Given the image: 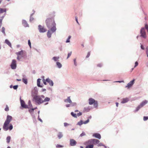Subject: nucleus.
<instances>
[{"label": "nucleus", "mask_w": 148, "mask_h": 148, "mask_svg": "<svg viewBox=\"0 0 148 148\" xmlns=\"http://www.w3.org/2000/svg\"><path fill=\"white\" fill-rule=\"evenodd\" d=\"M5 28L4 27H3L2 28V30L1 32H2L4 34H5Z\"/></svg>", "instance_id": "45"}, {"label": "nucleus", "mask_w": 148, "mask_h": 148, "mask_svg": "<svg viewBox=\"0 0 148 148\" xmlns=\"http://www.w3.org/2000/svg\"><path fill=\"white\" fill-rule=\"evenodd\" d=\"M56 65L57 67L59 69H60L62 66V65L59 62H56Z\"/></svg>", "instance_id": "26"}, {"label": "nucleus", "mask_w": 148, "mask_h": 148, "mask_svg": "<svg viewBox=\"0 0 148 148\" xmlns=\"http://www.w3.org/2000/svg\"><path fill=\"white\" fill-rule=\"evenodd\" d=\"M18 87V85H15V86H13V88L14 90H16L17 88Z\"/></svg>", "instance_id": "49"}, {"label": "nucleus", "mask_w": 148, "mask_h": 148, "mask_svg": "<svg viewBox=\"0 0 148 148\" xmlns=\"http://www.w3.org/2000/svg\"><path fill=\"white\" fill-rule=\"evenodd\" d=\"M42 82L45 85H47V81H46V79L45 80L44 79H42Z\"/></svg>", "instance_id": "43"}, {"label": "nucleus", "mask_w": 148, "mask_h": 148, "mask_svg": "<svg viewBox=\"0 0 148 148\" xmlns=\"http://www.w3.org/2000/svg\"><path fill=\"white\" fill-rule=\"evenodd\" d=\"M129 101V99L128 98H123L122 99L121 103H124L127 102Z\"/></svg>", "instance_id": "24"}, {"label": "nucleus", "mask_w": 148, "mask_h": 148, "mask_svg": "<svg viewBox=\"0 0 148 148\" xmlns=\"http://www.w3.org/2000/svg\"><path fill=\"white\" fill-rule=\"evenodd\" d=\"M90 55V52H88L87 53V55L86 56V58H88L89 57Z\"/></svg>", "instance_id": "54"}, {"label": "nucleus", "mask_w": 148, "mask_h": 148, "mask_svg": "<svg viewBox=\"0 0 148 148\" xmlns=\"http://www.w3.org/2000/svg\"><path fill=\"white\" fill-rule=\"evenodd\" d=\"M73 61L74 62V64L75 66H77V63L76 62V59L74 58L73 59Z\"/></svg>", "instance_id": "33"}, {"label": "nucleus", "mask_w": 148, "mask_h": 148, "mask_svg": "<svg viewBox=\"0 0 148 148\" xmlns=\"http://www.w3.org/2000/svg\"><path fill=\"white\" fill-rule=\"evenodd\" d=\"M16 80L17 81H21V79H16Z\"/></svg>", "instance_id": "64"}, {"label": "nucleus", "mask_w": 148, "mask_h": 148, "mask_svg": "<svg viewBox=\"0 0 148 148\" xmlns=\"http://www.w3.org/2000/svg\"><path fill=\"white\" fill-rule=\"evenodd\" d=\"M41 79H38L37 80V85L38 87L42 88V86L40 85Z\"/></svg>", "instance_id": "25"}, {"label": "nucleus", "mask_w": 148, "mask_h": 148, "mask_svg": "<svg viewBox=\"0 0 148 148\" xmlns=\"http://www.w3.org/2000/svg\"><path fill=\"white\" fill-rule=\"evenodd\" d=\"M57 136L59 139H60L63 136V134L62 132H59L57 135Z\"/></svg>", "instance_id": "27"}, {"label": "nucleus", "mask_w": 148, "mask_h": 148, "mask_svg": "<svg viewBox=\"0 0 148 148\" xmlns=\"http://www.w3.org/2000/svg\"><path fill=\"white\" fill-rule=\"evenodd\" d=\"M6 10L5 8H1V23L2 21L6 14Z\"/></svg>", "instance_id": "6"}, {"label": "nucleus", "mask_w": 148, "mask_h": 148, "mask_svg": "<svg viewBox=\"0 0 148 148\" xmlns=\"http://www.w3.org/2000/svg\"><path fill=\"white\" fill-rule=\"evenodd\" d=\"M138 65V63L136 61L135 62V66L134 67H136Z\"/></svg>", "instance_id": "52"}, {"label": "nucleus", "mask_w": 148, "mask_h": 148, "mask_svg": "<svg viewBox=\"0 0 148 148\" xmlns=\"http://www.w3.org/2000/svg\"><path fill=\"white\" fill-rule=\"evenodd\" d=\"M38 120L40 121L41 122H42V121L40 118Z\"/></svg>", "instance_id": "63"}, {"label": "nucleus", "mask_w": 148, "mask_h": 148, "mask_svg": "<svg viewBox=\"0 0 148 148\" xmlns=\"http://www.w3.org/2000/svg\"><path fill=\"white\" fill-rule=\"evenodd\" d=\"M24 52L23 50H21L16 53L17 56V59L18 60H20L24 56Z\"/></svg>", "instance_id": "5"}, {"label": "nucleus", "mask_w": 148, "mask_h": 148, "mask_svg": "<svg viewBox=\"0 0 148 148\" xmlns=\"http://www.w3.org/2000/svg\"><path fill=\"white\" fill-rule=\"evenodd\" d=\"M38 29L40 33H44L47 31V29L44 26L39 25L38 27Z\"/></svg>", "instance_id": "8"}, {"label": "nucleus", "mask_w": 148, "mask_h": 148, "mask_svg": "<svg viewBox=\"0 0 148 148\" xmlns=\"http://www.w3.org/2000/svg\"><path fill=\"white\" fill-rule=\"evenodd\" d=\"M50 100V98L48 97H46L44 100H43V103L48 102Z\"/></svg>", "instance_id": "30"}, {"label": "nucleus", "mask_w": 148, "mask_h": 148, "mask_svg": "<svg viewBox=\"0 0 148 148\" xmlns=\"http://www.w3.org/2000/svg\"><path fill=\"white\" fill-rule=\"evenodd\" d=\"M148 102V101L147 100H145L143 101L140 105L136 107V110H135V112H137L140 108L144 106L145 105L147 104Z\"/></svg>", "instance_id": "4"}, {"label": "nucleus", "mask_w": 148, "mask_h": 148, "mask_svg": "<svg viewBox=\"0 0 148 148\" xmlns=\"http://www.w3.org/2000/svg\"><path fill=\"white\" fill-rule=\"evenodd\" d=\"M102 64H98L97 66L99 67H101L102 66Z\"/></svg>", "instance_id": "57"}, {"label": "nucleus", "mask_w": 148, "mask_h": 148, "mask_svg": "<svg viewBox=\"0 0 148 148\" xmlns=\"http://www.w3.org/2000/svg\"><path fill=\"white\" fill-rule=\"evenodd\" d=\"M47 32V35L48 37H51V35L55 32L56 30V29H49Z\"/></svg>", "instance_id": "7"}, {"label": "nucleus", "mask_w": 148, "mask_h": 148, "mask_svg": "<svg viewBox=\"0 0 148 148\" xmlns=\"http://www.w3.org/2000/svg\"><path fill=\"white\" fill-rule=\"evenodd\" d=\"M140 33L141 34V36L142 37H145L146 33L145 31V28H142L140 31Z\"/></svg>", "instance_id": "12"}, {"label": "nucleus", "mask_w": 148, "mask_h": 148, "mask_svg": "<svg viewBox=\"0 0 148 148\" xmlns=\"http://www.w3.org/2000/svg\"><path fill=\"white\" fill-rule=\"evenodd\" d=\"M70 38H68L66 41V43H68L70 42Z\"/></svg>", "instance_id": "46"}, {"label": "nucleus", "mask_w": 148, "mask_h": 148, "mask_svg": "<svg viewBox=\"0 0 148 148\" xmlns=\"http://www.w3.org/2000/svg\"><path fill=\"white\" fill-rule=\"evenodd\" d=\"M145 28L147 30L148 29V25L147 24H145Z\"/></svg>", "instance_id": "55"}, {"label": "nucleus", "mask_w": 148, "mask_h": 148, "mask_svg": "<svg viewBox=\"0 0 148 148\" xmlns=\"http://www.w3.org/2000/svg\"><path fill=\"white\" fill-rule=\"evenodd\" d=\"M10 139H11V137L10 136H8L7 137V138H6V141H7V142L8 143H9L10 142Z\"/></svg>", "instance_id": "35"}, {"label": "nucleus", "mask_w": 148, "mask_h": 148, "mask_svg": "<svg viewBox=\"0 0 148 148\" xmlns=\"http://www.w3.org/2000/svg\"><path fill=\"white\" fill-rule=\"evenodd\" d=\"M64 102L66 103H69L70 104L72 103V101L71 99V97L70 96L68 97L66 99L64 100Z\"/></svg>", "instance_id": "18"}, {"label": "nucleus", "mask_w": 148, "mask_h": 148, "mask_svg": "<svg viewBox=\"0 0 148 148\" xmlns=\"http://www.w3.org/2000/svg\"><path fill=\"white\" fill-rule=\"evenodd\" d=\"M93 145H89L87 146L86 147V148H93Z\"/></svg>", "instance_id": "36"}, {"label": "nucleus", "mask_w": 148, "mask_h": 148, "mask_svg": "<svg viewBox=\"0 0 148 148\" xmlns=\"http://www.w3.org/2000/svg\"><path fill=\"white\" fill-rule=\"evenodd\" d=\"M69 125V124L67 123H64V125L65 127Z\"/></svg>", "instance_id": "56"}, {"label": "nucleus", "mask_w": 148, "mask_h": 148, "mask_svg": "<svg viewBox=\"0 0 148 148\" xmlns=\"http://www.w3.org/2000/svg\"><path fill=\"white\" fill-rule=\"evenodd\" d=\"M45 23L48 29H56V24L53 18H47L45 21Z\"/></svg>", "instance_id": "1"}, {"label": "nucleus", "mask_w": 148, "mask_h": 148, "mask_svg": "<svg viewBox=\"0 0 148 148\" xmlns=\"http://www.w3.org/2000/svg\"><path fill=\"white\" fill-rule=\"evenodd\" d=\"M59 58L60 57L59 56H54L52 58L51 60L56 62H58Z\"/></svg>", "instance_id": "21"}, {"label": "nucleus", "mask_w": 148, "mask_h": 148, "mask_svg": "<svg viewBox=\"0 0 148 148\" xmlns=\"http://www.w3.org/2000/svg\"><path fill=\"white\" fill-rule=\"evenodd\" d=\"M12 119V116L10 115H8L7 116L5 122L9 124Z\"/></svg>", "instance_id": "14"}, {"label": "nucleus", "mask_w": 148, "mask_h": 148, "mask_svg": "<svg viewBox=\"0 0 148 148\" xmlns=\"http://www.w3.org/2000/svg\"><path fill=\"white\" fill-rule=\"evenodd\" d=\"M124 81H116V82H119V83H121L122 82H123Z\"/></svg>", "instance_id": "59"}, {"label": "nucleus", "mask_w": 148, "mask_h": 148, "mask_svg": "<svg viewBox=\"0 0 148 148\" xmlns=\"http://www.w3.org/2000/svg\"><path fill=\"white\" fill-rule=\"evenodd\" d=\"M71 53H72L71 51L68 53V56H67V59H68L69 58V57L71 55Z\"/></svg>", "instance_id": "42"}, {"label": "nucleus", "mask_w": 148, "mask_h": 148, "mask_svg": "<svg viewBox=\"0 0 148 148\" xmlns=\"http://www.w3.org/2000/svg\"><path fill=\"white\" fill-rule=\"evenodd\" d=\"M56 148H60L63 147V146L62 145L57 144L56 145Z\"/></svg>", "instance_id": "38"}, {"label": "nucleus", "mask_w": 148, "mask_h": 148, "mask_svg": "<svg viewBox=\"0 0 148 148\" xmlns=\"http://www.w3.org/2000/svg\"><path fill=\"white\" fill-rule=\"evenodd\" d=\"M148 119V116H144L143 120L144 121H146Z\"/></svg>", "instance_id": "44"}, {"label": "nucleus", "mask_w": 148, "mask_h": 148, "mask_svg": "<svg viewBox=\"0 0 148 148\" xmlns=\"http://www.w3.org/2000/svg\"><path fill=\"white\" fill-rule=\"evenodd\" d=\"M140 47L143 50L144 49V48L142 45H141Z\"/></svg>", "instance_id": "60"}, {"label": "nucleus", "mask_w": 148, "mask_h": 148, "mask_svg": "<svg viewBox=\"0 0 148 148\" xmlns=\"http://www.w3.org/2000/svg\"><path fill=\"white\" fill-rule=\"evenodd\" d=\"M45 97L43 95H35L33 97V100L37 104L40 105L43 103L42 99H44Z\"/></svg>", "instance_id": "2"}, {"label": "nucleus", "mask_w": 148, "mask_h": 148, "mask_svg": "<svg viewBox=\"0 0 148 148\" xmlns=\"http://www.w3.org/2000/svg\"><path fill=\"white\" fill-rule=\"evenodd\" d=\"M22 24L25 27H29V25L28 24L27 21L24 20H22Z\"/></svg>", "instance_id": "23"}, {"label": "nucleus", "mask_w": 148, "mask_h": 148, "mask_svg": "<svg viewBox=\"0 0 148 148\" xmlns=\"http://www.w3.org/2000/svg\"><path fill=\"white\" fill-rule=\"evenodd\" d=\"M75 20L77 22V23H78V24H79V22L78 21V20H77V17H75Z\"/></svg>", "instance_id": "58"}, {"label": "nucleus", "mask_w": 148, "mask_h": 148, "mask_svg": "<svg viewBox=\"0 0 148 148\" xmlns=\"http://www.w3.org/2000/svg\"><path fill=\"white\" fill-rule=\"evenodd\" d=\"M94 104V106L95 108H96L98 106V103L97 101H96L95 102L93 103Z\"/></svg>", "instance_id": "37"}, {"label": "nucleus", "mask_w": 148, "mask_h": 148, "mask_svg": "<svg viewBox=\"0 0 148 148\" xmlns=\"http://www.w3.org/2000/svg\"><path fill=\"white\" fill-rule=\"evenodd\" d=\"M20 101L21 104V106L22 107L25 108H28V106L25 104V102L24 101L20 98Z\"/></svg>", "instance_id": "11"}, {"label": "nucleus", "mask_w": 148, "mask_h": 148, "mask_svg": "<svg viewBox=\"0 0 148 148\" xmlns=\"http://www.w3.org/2000/svg\"><path fill=\"white\" fill-rule=\"evenodd\" d=\"M99 142V140L97 139H92L88 141V143H93L95 145H97V144H98Z\"/></svg>", "instance_id": "9"}, {"label": "nucleus", "mask_w": 148, "mask_h": 148, "mask_svg": "<svg viewBox=\"0 0 148 148\" xmlns=\"http://www.w3.org/2000/svg\"><path fill=\"white\" fill-rule=\"evenodd\" d=\"M90 110V107L84 108V112H88Z\"/></svg>", "instance_id": "28"}, {"label": "nucleus", "mask_w": 148, "mask_h": 148, "mask_svg": "<svg viewBox=\"0 0 148 148\" xmlns=\"http://www.w3.org/2000/svg\"><path fill=\"white\" fill-rule=\"evenodd\" d=\"M146 53L147 57H148V46L146 48Z\"/></svg>", "instance_id": "48"}, {"label": "nucleus", "mask_w": 148, "mask_h": 148, "mask_svg": "<svg viewBox=\"0 0 148 148\" xmlns=\"http://www.w3.org/2000/svg\"><path fill=\"white\" fill-rule=\"evenodd\" d=\"M77 105V103L75 102H72L70 104H67L66 105V106L67 108H68L70 107H73L76 106Z\"/></svg>", "instance_id": "17"}, {"label": "nucleus", "mask_w": 148, "mask_h": 148, "mask_svg": "<svg viewBox=\"0 0 148 148\" xmlns=\"http://www.w3.org/2000/svg\"><path fill=\"white\" fill-rule=\"evenodd\" d=\"M135 79H134L132 80L130 82H129L127 86H126V88H129L131 87L134 84Z\"/></svg>", "instance_id": "13"}, {"label": "nucleus", "mask_w": 148, "mask_h": 148, "mask_svg": "<svg viewBox=\"0 0 148 148\" xmlns=\"http://www.w3.org/2000/svg\"><path fill=\"white\" fill-rule=\"evenodd\" d=\"M23 77L22 78L23 82L25 84H27V79L26 78V76L24 75H22Z\"/></svg>", "instance_id": "20"}, {"label": "nucleus", "mask_w": 148, "mask_h": 148, "mask_svg": "<svg viewBox=\"0 0 148 148\" xmlns=\"http://www.w3.org/2000/svg\"><path fill=\"white\" fill-rule=\"evenodd\" d=\"M5 42L10 47H11L12 45L10 42L8 40L6 39L5 40Z\"/></svg>", "instance_id": "29"}, {"label": "nucleus", "mask_w": 148, "mask_h": 148, "mask_svg": "<svg viewBox=\"0 0 148 148\" xmlns=\"http://www.w3.org/2000/svg\"><path fill=\"white\" fill-rule=\"evenodd\" d=\"M104 145H103L101 143H99L98 144L97 146L98 147L103 146Z\"/></svg>", "instance_id": "47"}, {"label": "nucleus", "mask_w": 148, "mask_h": 148, "mask_svg": "<svg viewBox=\"0 0 148 148\" xmlns=\"http://www.w3.org/2000/svg\"><path fill=\"white\" fill-rule=\"evenodd\" d=\"M89 119H88L86 121L84 122H83V124H86L88 123L89 122Z\"/></svg>", "instance_id": "40"}, {"label": "nucleus", "mask_w": 148, "mask_h": 148, "mask_svg": "<svg viewBox=\"0 0 148 148\" xmlns=\"http://www.w3.org/2000/svg\"><path fill=\"white\" fill-rule=\"evenodd\" d=\"M116 107H118V105H119V103L117 102H116Z\"/></svg>", "instance_id": "61"}, {"label": "nucleus", "mask_w": 148, "mask_h": 148, "mask_svg": "<svg viewBox=\"0 0 148 148\" xmlns=\"http://www.w3.org/2000/svg\"><path fill=\"white\" fill-rule=\"evenodd\" d=\"M28 104H29V106L30 107H32V104L31 103V101H30L29 100L28 101Z\"/></svg>", "instance_id": "51"}, {"label": "nucleus", "mask_w": 148, "mask_h": 148, "mask_svg": "<svg viewBox=\"0 0 148 148\" xmlns=\"http://www.w3.org/2000/svg\"><path fill=\"white\" fill-rule=\"evenodd\" d=\"M34 12H35V11H34V13L31 14V15H30V19H29V21L30 22H31L34 19V18L33 17H32V16L34 14Z\"/></svg>", "instance_id": "31"}, {"label": "nucleus", "mask_w": 148, "mask_h": 148, "mask_svg": "<svg viewBox=\"0 0 148 148\" xmlns=\"http://www.w3.org/2000/svg\"><path fill=\"white\" fill-rule=\"evenodd\" d=\"M11 68L13 69H15L16 67V62L14 60H13L10 65Z\"/></svg>", "instance_id": "10"}, {"label": "nucleus", "mask_w": 148, "mask_h": 148, "mask_svg": "<svg viewBox=\"0 0 148 148\" xmlns=\"http://www.w3.org/2000/svg\"><path fill=\"white\" fill-rule=\"evenodd\" d=\"M77 143V142L73 139H71L70 140V145L71 146H74Z\"/></svg>", "instance_id": "15"}, {"label": "nucleus", "mask_w": 148, "mask_h": 148, "mask_svg": "<svg viewBox=\"0 0 148 148\" xmlns=\"http://www.w3.org/2000/svg\"><path fill=\"white\" fill-rule=\"evenodd\" d=\"M46 81L47 82L49 83V85L51 86H53V81L48 78L46 79Z\"/></svg>", "instance_id": "16"}, {"label": "nucleus", "mask_w": 148, "mask_h": 148, "mask_svg": "<svg viewBox=\"0 0 148 148\" xmlns=\"http://www.w3.org/2000/svg\"><path fill=\"white\" fill-rule=\"evenodd\" d=\"M82 114V112H79V113H77V116H79L81 115Z\"/></svg>", "instance_id": "53"}, {"label": "nucleus", "mask_w": 148, "mask_h": 148, "mask_svg": "<svg viewBox=\"0 0 148 148\" xmlns=\"http://www.w3.org/2000/svg\"><path fill=\"white\" fill-rule=\"evenodd\" d=\"M88 101L90 105L93 104L96 101L94 99L92 98L89 99Z\"/></svg>", "instance_id": "22"}, {"label": "nucleus", "mask_w": 148, "mask_h": 148, "mask_svg": "<svg viewBox=\"0 0 148 148\" xmlns=\"http://www.w3.org/2000/svg\"><path fill=\"white\" fill-rule=\"evenodd\" d=\"M83 124V121L82 120H81L79 122H78V123L77 124V125H78L79 126H81Z\"/></svg>", "instance_id": "34"}, {"label": "nucleus", "mask_w": 148, "mask_h": 148, "mask_svg": "<svg viewBox=\"0 0 148 148\" xmlns=\"http://www.w3.org/2000/svg\"><path fill=\"white\" fill-rule=\"evenodd\" d=\"M86 135L85 133L84 132H83L82 133L80 134V137H82L83 136H85Z\"/></svg>", "instance_id": "39"}, {"label": "nucleus", "mask_w": 148, "mask_h": 148, "mask_svg": "<svg viewBox=\"0 0 148 148\" xmlns=\"http://www.w3.org/2000/svg\"><path fill=\"white\" fill-rule=\"evenodd\" d=\"M92 136H93L97 138H98L99 139H100L101 138L100 134L99 133H96L94 134H93Z\"/></svg>", "instance_id": "19"}, {"label": "nucleus", "mask_w": 148, "mask_h": 148, "mask_svg": "<svg viewBox=\"0 0 148 148\" xmlns=\"http://www.w3.org/2000/svg\"><path fill=\"white\" fill-rule=\"evenodd\" d=\"M46 90V89H45V88L44 89H42V92H44V91H45Z\"/></svg>", "instance_id": "62"}, {"label": "nucleus", "mask_w": 148, "mask_h": 148, "mask_svg": "<svg viewBox=\"0 0 148 148\" xmlns=\"http://www.w3.org/2000/svg\"><path fill=\"white\" fill-rule=\"evenodd\" d=\"M9 123L5 122L3 126V130L5 131H7L8 130H11L13 129V125L12 124L10 125V126L8 127Z\"/></svg>", "instance_id": "3"}, {"label": "nucleus", "mask_w": 148, "mask_h": 148, "mask_svg": "<svg viewBox=\"0 0 148 148\" xmlns=\"http://www.w3.org/2000/svg\"><path fill=\"white\" fill-rule=\"evenodd\" d=\"M28 44L30 48H31V43L29 40H28Z\"/></svg>", "instance_id": "50"}, {"label": "nucleus", "mask_w": 148, "mask_h": 148, "mask_svg": "<svg viewBox=\"0 0 148 148\" xmlns=\"http://www.w3.org/2000/svg\"><path fill=\"white\" fill-rule=\"evenodd\" d=\"M5 110L6 111H9V107L8 106V105H6V108L5 109Z\"/></svg>", "instance_id": "41"}, {"label": "nucleus", "mask_w": 148, "mask_h": 148, "mask_svg": "<svg viewBox=\"0 0 148 148\" xmlns=\"http://www.w3.org/2000/svg\"><path fill=\"white\" fill-rule=\"evenodd\" d=\"M71 115L74 118H77V115L76 114L74 113L73 112H72L71 113Z\"/></svg>", "instance_id": "32"}]
</instances>
